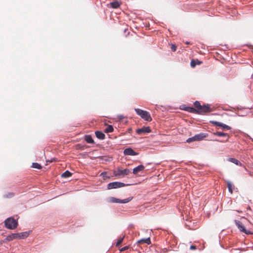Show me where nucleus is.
<instances>
[{
  "mask_svg": "<svg viewBox=\"0 0 253 253\" xmlns=\"http://www.w3.org/2000/svg\"><path fill=\"white\" fill-rule=\"evenodd\" d=\"M137 243H146L147 245H150V244H151V240H150V237H148V238H147L145 239H142L139 240L137 242Z\"/></svg>",
  "mask_w": 253,
  "mask_h": 253,
  "instance_id": "nucleus-16",
  "label": "nucleus"
},
{
  "mask_svg": "<svg viewBox=\"0 0 253 253\" xmlns=\"http://www.w3.org/2000/svg\"><path fill=\"white\" fill-rule=\"evenodd\" d=\"M128 249V246H125L122 248H121L120 250V251L121 252H124L126 250H127Z\"/></svg>",
  "mask_w": 253,
  "mask_h": 253,
  "instance_id": "nucleus-31",
  "label": "nucleus"
},
{
  "mask_svg": "<svg viewBox=\"0 0 253 253\" xmlns=\"http://www.w3.org/2000/svg\"><path fill=\"white\" fill-rule=\"evenodd\" d=\"M207 136V134L205 133H200L194 135L192 137H190L187 139L188 143H191L195 141H201Z\"/></svg>",
  "mask_w": 253,
  "mask_h": 253,
  "instance_id": "nucleus-4",
  "label": "nucleus"
},
{
  "mask_svg": "<svg viewBox=\"0 0 253 253\" xmlns=\"http://www.w3.org/2000/svg\"><path fill=\"white\" fill-rule=\"evenodd\" d=\"M124 154L125 155H129V156H135L138 154V153L135 152L131 148H128L124 150Z\"/></svg>",
  "mask_w": 253,
  "mask_h": 253,
  "instance_id": "nucleus-10",
  "label": "nucleus"
},
{
  "mask_svg": "<svg viewBox=\"0 0 253 253\" xmlns=\"http://www.w3.org/2000/svg\"><path fill=\"white\" fill-rule=\"evenodd\" d=\"M106 173H107L106 172H103L101 173V175H102L104 176L105 174H106Z\"/></svg>",
  "mask_w": 253,
  "mask_h": 253,
  "instance_id": "nucleus-35",
  "label": "nucleus"
},
{
  "mask_svg": "<svg viewBox=\"0 0 253 253\" xmlns=\"http://www.w3.org/2000/svg\"><path fill=\"white\" fill-rule=\"evenodd\" d=\"M221 127L223 129L229 130L231 128L230 126L224 124H222V126Z\"/></svg>",
  "mask_w": 253,
  "mask_h": 253,
  "instance_id": "nucleus-29",
  "label": "nucleus"
},
{
  "mask_svg": "<svg viewBox=\"0 0 253 253\" xmlns=\"http://www.w3.org/2000/svg\"><path fill=\"white\" fill-rule=\"evenodd\" d=\"M135 111L136 114L144 120L148 122H151L152 121V119L148 112L138 108L135 109Z\"/></svg>",
  "mask_w": 253,
  "mask_h": 253,
  "instance_id": "nucleus-2",
  "label": "nucleus"
},
{
  "mask_svg": "<svg viewBox=\"0 0 253 253\" xmlns=\"http://www.w3.org/2000/svg\"><path fill=\"white\" fill-rule=\"evenodd\" d=\"M151 132V129L149 126L143 127L141 128L137 129L136 130V133L138 134H141L143 133H150Z\"/></svg>",
  "mask_w": 253,
  "mask_h": 253,
  "instance_id": "nucleus-8",
  "label": "nucleus"
},
{
  "mask_svg": "<svg viewBox=\"0 0 253 253\" xmlns=\"http://www.w3.org/2000/svg\"><path fill=\"white\" fill-rule=\"evenodd\" d=\"M17 233H12L11 234L7 236V240L11 241L15 239H18V236Z\"/></svg>",
  "mask_w": 253,
  "mask_h": 253,
  "instance_id": "nucleus-15",
  "label": "nucleus"
},
{
  "mask_svg": "<svg viewBox=\"0 0 253 253\" xmlns=\"http://www.w3.org/2000/svg\"><path fill=\"white\" fill-rule=\"evenodd\" d=\"M111 6L114 8H117L120 6V4L118 1H114L110 3Z\"/></svg>",
  "mask_w": 253,
  "mask_h": 253,
  "instance_id": "nucleus-24",
  "label": "nucleus"
},
{
  "mask_svg": "<svg viewBox=\"0 0 253 253\" xmlns=\"http://www.w3.org/2000/svg\"><path fill=\"white\" fill-rule=\"evenodd\" d=\"M183 110H185V111H187L188 112H190V113H195V114H196V112H197L196 108H193V107H185L183 109Z\"/></svg>",
  "mask_w": 253,
  "mask_h": 253,
  "instance_id": "nucleus-17",
  "label": "nucleus"
},
{
  "mask_svg": "<svg viewBox=\"0 0 253 253\" xmlns=\"http://www.w3.org/2000/svg\"><path fill=\"white\" fill-rule=\"evenodd\" d=\"M19 218V217L17 215H15L12 217H10L7 218L4 221H17Z\"/></svg>",
  "mask_w": 253,
  "mask_h": 253,
  "instance_id": "nucleus-19",
  "label": "nucleus"
},
{
  "mask_svg": "<svg viewBox=\"0 0 253 253\" xmlns=\"http://www.w3.org/2000/svg\"><path fill=\"white\" fill-rule=\"evenodd\" d=\"M32 167L34 168L37 169H42V166L39 164H38L37 163H33L32 164Z\"/></svg>",
  "mask_w": 253,
  "mask_h": 253,
  "instance_id": "nucleus-26",
  "label": "nucleus"
},
{
  "mask_svg": "<svg viewBox=\"0 0 253 253\" xmlns=\"http://www.w3.org/2000/svg\"><path fill=\"white\" fill-rule=\"evenodd\" d=\"M114 130V128L111 125H108L105 129V132L106 133L112 132Z\"/></svg>",
  "mask_w": 253,
  "mask_h": 253,
  "instance_id": "nucleus-20",
  "label": "nucleus"
},
{
  "mask_svg": "<svg viewBox=\"0 0 253 253\" xmlns=\"http://www.w3.org/2000/svg\"><path fill=\"white\" fill-rule=\"evenodd\" d=\"M185 226L188 227L189 229H192V227L190 226V225H188L187 223L185 224Z\"/></svg>",
  "mask_w": 253,
  "mask_h": 253,
  "instance_id": "nucleus-34",
  "label": "nucleus"
},
{
  "mask_svg": "<svg viewBox=\"0 0 253 253\" xmlns=\"http://www.w3.org/2000/svg\"><path fill=\"white\" fill-rule=\"evenodd\" d=\"M189 43H190L189 42H186V44H189Z\"/></svg>",
  "mask_w": 253,
  "mask_h": 253,
  "instance_id": "nucleus-36",
  "label": "nucleus"
},
{
  "mask_svg": "<svg viewBox=\"0 0 253 253\" xmlns=\"http://www.w3.org/2000/svg\"><path fill=\"white\" fill-rule=\"evenodd\" d=\"M229 160L230 162L236 164L237 165H239L241 164V163L238 160H237L235 158H230Z\"/></svg>",
  "mask_w": 253,
  "mask_h": 253,
  "instance_id": "nucleus-25",
  "label": "nucleus"
},
{
  "mask_svg": "<svg viewBox=\"0 0 253 253\" xmlns=\"http://www.w3.org/2000/svg\"><path fill=\"white\" fill-rule=\"evenodd\" d=\"M202 63V62L199 60L198 59H193L191 61V66L193 68L195 67L196 65H200Z\"/></svg>",
  "mask_w": 253,
  "mask_h": 253,
  "instance_id": "nucleus-14",
  "label": "nucleus"
},
{
  "mask_svg": "<svg viewBox=\"0 0 253 253\" xmlns=\"http://www.w3.org/2000/svg\"><path fill=\"white\" fill-rule=\"evenodd\" d=\"M124 238V236L118 239V240L116 243V246H119L123 242Z\"/></svg>",
  "mask_w": 253,
  "mask_h": 253,
  "instance_id": "nucleus-27",
  "label": "nucleus"
},
{
  "mask_svg": "<svg viewBox=\"0 0 253 253\" xmlns=\"http://www.w3.org/2000/svg\"><path fill=\"white\" fill-rule=\"evenodd\" d=\"M126 185L123 182L116 181V182L109 183L107 185V188H108V189H115V188L124 187Z\"/></svg>",
  "mask_w": 253,
  "mask_h": 253,
  "instance_id": "nucleus-6",
  "label": "nucleus"
},
{
  "mask_svg": "<svg viewBox=\"0 0 253 253\" xmlns=\"http://www.w3.org/2000/svg\"><path fill=\"white\" fill-rule=\"evenodd\" d=\"M190 249L191 250H195L196 249V247L195 246L192 245V246H190Z\"/></svg>",
  "mask_w": 253,
  "mask_h": 253,
  "instance_id": "nucleus-32",
  "label": "nucleus"
},
{
  "mask_svg": "<svg viewBox=\"0 0 253 253\" xmlns=\"http://www.w3.org/2000/svg\"><path fill=\"white\" fill-rule=\"evenodd\" d=\"M188 223H194V222H188Z\"/></svg>",
  "mask_w": 253,
  "mask_h": 253,
  "instance_id": "nucleus-37",
  "label": "nucleus"
},
{
  "mask_svg": "<svg viewBox=\"0 0 253 253\" xmlns=\"http://www.w3.org/2000/svg\"><path fill=\"white\" fill-rule=\"evenodd\" d=\"M227 187L228 188L229 191L230 192V193L232 194L233 193L232 188H233V187H234L233 185L229 181H227Z\"/></svg>",
  "mask_w": 253,
  "mask_h": 253,
  "instance_id": "nucleus-23",
  "label": "nucleus"
},
{
  "mask_svg": "<svg viewBox=\"0 0 253 253\" xmlns=\"http://www.w3.org/2000/svg\"><path fill=\"white\" fill-rule=\"evenodd\" d=\"M84 140L88 143H94V141L92 137L89 135H86L84 136Z\"/></svg>",
  "mask_w": 253,
  "mask_h": 253,
  "instance_id": "nucleus-18",
  "label": "nucleus"
},
{
  "mask_svg": "<svg viewBox=\"0 0 253 253\" xmlns=\"http://www.w3.org/2000/svg\"><path fill=\"white\" fill-rule=\"evenodd\" d=\"M32 232L31 230L29 231H25L21 233H17L18 236V239H24L28 237L30 233Z\"/></svg>",
  "mask_w": 253,
  "mask_h": 253,
  "instance_id": "nucleus-11",
  "label": "nucleus"
},
{
  "mask_svg": "<svg viewBox=\"0 0 253 253\" xmlns=\"http://www.w3.org/2000/svg\"><path fill=\"white\" fill-rule=\"evenodd\" d=\"M170 48L173 51H175L177 48L176 46L174 44H171Z\"/></svg>",
  "mask_w": 253,
  "mask_h": 253,
  "instance_id": "nucleus-30",
  "label": "nucleus"
},
{
  "mask_svg": "<svg viewBox=\"0 0 253 253\" xmlns=\"http://www.w3.org/2000/svg\"><path fill=\"white\" fill-rule=\"evenodd\" d=\"M95 135L97 138L99 139L103 140L105 138V134L100 131H96L95 132Z\"/></svg>",
  "mask_w": 253,
  "mask_h": 253,
  "instance_id": "nucleus-13",
  "label": "nucleus"
},
{
  "mask_svg": "<svg viewBox=\"0 0 253 253\" xmlns=\"http://www.w3.org/2000/svg\"><path fill=\"white\" fill-rule=\"evenodd\" d=\"M62 177L64 178H68L72 176V173L69 170H66L62 174Z\"/></svg>",
  "mask_w": 253,
  "mask_h": 253,
  "instance_id": "nucleus-22",
  "label": "nucleus"
},
{
  "mask_svg": "<svg viewBox=\"0 0 253 253\" xmlns=\"http://www.w3.org/2000/svg\"><path fill=\"white\" fill-rule=\"evenodd\" d=\"M144 169V167L143 165H139L137 167L133 169V173L134 174L138 173L139 172L142 171Z\"/></svg>",
  "mask_w": 253,
  "mask_h": 253,
  "instance_id": "nucleus-12",
  "label": "nucleus"
},
{
  "mask_svg": "<svg viewBox=\"0 0 253 253\" xmlns=\"http://www.w3.org/2000/svg\"><path fill=\"white\" fill-rule=\"evenodd\" d=\"M130 172V170L127 169L123 170L118 169V171H115L114 172V175L115 176H120L121 175L125 176L129 174Z\"/></svg>",
  "mask_w": 253,
  "mask_h": 253,
  "instance_id": "nucleus-7",
  "label": "nucleus"
},
{
  "mask_svg": "<svg viewBox=\"0 0 253 253\" xmlns=\"http://www.w3.org/2000/svg\"><path fill=\"white\" fill-rule=\"evenodd\" d=\"M214 134L218 136H227L228 138H229V135L227 133H223L220 131H217L216 132H214Z\"/></svg>",
  "mask_w": 253,
  "mask_h": 253,
  "instance_id": "nucleus-21",
  "label": "nucleus"
},
{
  "mask_svg": "<svg viewBox=\"0 0 253 253\" xmlns=\"http://www.w3.org/2000/svg\"><path fill=\"white\" fill-rule=\"evenodd\" d=\"M194 105L196 109V114L204 115L206 113H209L211 111L210 105L208 104L201 105L199 101H196L194 102Z\"/></svg>",
  "mask_w": 253,
  "mask_h": 253,
  "instance_id": "nucleus-1",
  "label": "nucleus"
},
{
  "mask_svg": "<svg viewBox=\"0 0 253 253\" xmlns=\"http://www.w3.org/2000/svg\"><path fill=\"white\" fill-rule=\"evenodd\" d=\"M18 225V222H4L5 227L10 230L17 228Z\"/></svg>",
  "mask_w": 253,
  "mask_h": 253,
  "instance_id": "nucleus-9",
  "label": "nucleus"
},
{
  "mask_svg": "<svg viewBox=\"0 0 253 253\" xmlns=\"http://www.w3.org/2000/svg\"><path fill=\"white\" fill-rule=\"evenodd\" d=\"M132 197H129L124 200H120L115 197H111L107 199L108 202L110 203H127L132 200Z\"/></svg>",
  "mask_w": 253,
  "mask_h": 253,
  "instance_id": "nucleus-3",
  "label": "nucleus"
},
{
  "mask_svg": "<svg viewBox=\"0 0 253 253\" xmlns=\"http://www.w3.org/2000/svg\"><path fill=\"white\" fill-rule=\"evenodd\" d=\"M212 124H214L215 126H222L223 123L216 122V121H212Z\"/></svg>",
  "mask_w": 253,
  "mask_h": 253,
  "instance_id": "nucleus-28",
  "label": "nucleus"
},
{
  "mask_svg": "<svg viewBox=\"0 0 253 253\" xmlns=\"http://www.w3.org/2000/svg\"><path fill=\"white\" fill-rule=\"evenodd\" d=\"M10 240H7V237L3 240V243H6L7 242H9Z\"/></svg>",
  "mask_w": 253,
  "mask_h": 253,
  "instance_id": "nucleus-33",
  "label": "nucleus"
},
{
  "mask_svg": "<svg viewBox=\"0 0 253 253\" xmlns=\"http://www.w3.org/2000/svg\"><path fill=\"white\" fill-rule=\"evenodd\" d=\"M236 226H237L239 230L247 235L253 234V233L249 229H247L243 224V222H235Z\"/></svg>",
  "mask_w": 253,
  "mask_h": 253,
  "instance_id": "nucleus-5",
  "label": "nucleus"
}]
</instances>
